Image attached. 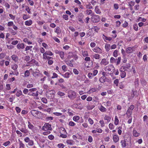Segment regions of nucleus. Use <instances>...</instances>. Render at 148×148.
Segmentation results:
<instances>
[{"mask_svg":"<svg viewBox=\"0 0 148 148\" xmlns=\"http://www.w3.org/2000/svg\"><path fill=\"white\" fill-rule=\"evenodd\" d=\"M104 69L106 73L111 75L114 72L115 68L113 65L110 64L105 67Z\"/></svg>","mask_w":148,"mask_h":148,"instance_id":"1","label":"nucleus"},{"mask_svg":"<svg viewBox=\"0 0 148 148\" xmlns=\"http://www.w3.org/2000/svg\"><path fill=\"white\" fill-rule=\"evenodd\" d=\"M28 95L34 97H37L38 95V91L36 88H32L29 89Z\"/></svg>","mask_w":148,"mask_h":148,"instance_id":"2","label":"nucleus"},{"mask_svg":"<svg viewBox=\"0 0 148 148\" xmlns=\"http://www.w3.org/2000/svg\"><path fill=\"white\" fill-rule=\"evenodd\" d=\"M18 67V65L16 64H14L11 65V68L14 71L13 72H12L13 75L18 76L19 75V72L17 70Z\"/></svg>","mask_w":148,"mask_h":148,"instance_id":"3","label":"nucleus"},{"mask_svg":"<svg viewBox=\"0 0 148 148\" xmlns=\"http://www.w3.org/2000/svg\"><path fill=\"white\" fill-rule=\"evenodd\" d=\"M68 97L71 99H74L76 98L77 95L75 91L73 90H70L68 91Z\"/></svg>","mask_w":148,"mask_h":148,"instance_id":"4","label":"nucleus"},{"mask_svg":"<svg viewBox=\"0 0 148 148\" xmlns=\"http://www.w3.org/2000/svg\"><path fill=\"white\" fill-rule=\"evenodd\" d=\"M121 57H119L118 59H115L113 57H111L110 60V63H116V65H119L121 62Z\"/></svg>","mask_w":148,"mask_h":148,"instance_id":"5","label":"nucleus"},{"mask_svg":"<svg viewBox=\"0 0 148 148\" xmlns=\"http://www.w3.org/2000/svg\"><path fill=\"white\" fill-rule=\"evenodd\" d=\"M92 22L94 23H97L99 22L100 18L99 16L97 15H93L91 18Z\"/></svg>","mask_w":148,"mask_h":148,"instance_id":"6","label":"nucleus"},{"mask_svg":"<svg viewBox=\"0 0 148 148\" xmlns=\"http://www.w3.org/2000/svg\"><path fill=\"white\" fill-rule=\"evenodd\" d=\"M134 108V106L133 105H131L128 108L126 114L128 117L131 116L133 110Z\"/></svg>","mask_w":148,"mask_h":148,"instance_id":"7","label":"nucleus"},{"mask_svg":"<svg viewBox=\"0 0 148 148\" xmlns=\"http://www.w3.org/2000/svg\"><path fill=\"white\" fill-rule=\"evenodd\" d=\"M68 58H73L75 60H77L78 58L77 55L75 53H73L72 52H69V53Z\"/></svg>","mask_w":148,"mask_h":148,"instance_id":"8","label":"nucleus"},{"mask_svg":"<svg viewBox=\"0 0 148 148\" xmlns=\"http://www.w3.org/2000/svg\"><path fill=\"white\" fill-rule=\"evenodd\" d=\"M24 140L25 143H28V145L29 146H32L34 144L33 140H31L28 137H26L24 138Z\"/></svg>","mask_w":148,"mask_h":148,"instance_id":"9","label":"nucleus"},{"mask_svg":"<svg viewBox=\"0 0 148 148\" xmlns=\"http://www.w3.org/2000/svg\"><path fill=\"white\" fill-rule=\"evenodd\" d=\"M127 54H131L135 51L134 47H129L127 48L125 50Z\"/></svg>","mask_w":148,"mask_h":148,"instance_id":"10","label":"nucleus"},{"mask_svg":"<svg viewBox=\"0 0 148 148\" xmlns=\"http://www.w3.org/2000/svg\"><path fill=\"white\" fill-rule=\"evenodd\" d=\"M51 125L48 123H46L42 127V130L44 131L50 130Z\"/></svg>","mask_w":148,"mask_h":148,"instance_id":"11","label":"nucleus"},{"mask_svg":"<svg viewBox=\"0 0 148 148\" xmlns=\"http://www.w3.org/2000/svg\"><path fill=\"white\" fill-rule=\"evenodd\" d=\"M92 50L94 52L97 53L101 54L102 53V50L98 47H96L92 49Z\"/></svg>","mask_w":148,"mask_h":148,"instance_id":"12","label":"nucleus"},{"mask_svg":"<svg viewBox=\"0 0 148 148\" xmlns=\"http://www.w3.org/2000/svg\"><path fill=\"white\" fill-rule=\"evenodd\" d=\"M11 58L15 62H17L18 61V58L17 56L15 54H13L11 56Z\"/></svg>","mask_w":148,"mask_h":148,"instance_id":"13","label":"nucleus"},{"mask_svg":"<svg viewBox=\"0 0 148 148\" xmlns=\"http://www.w3.org/2000/svg\"><path fill=\"white\" fill-rule=\"evenodd\" d=\"M56 53L59 55L61 59H63L64 57V52L62 51H57L56 52Z\"/></svg>","mask_w":148,"mask_h":148,"instance_id":"14","label":"nucleus"},{"mask_svg":"<svg viewBox=\"0 0 148 148\" xmlns=\"http://www.w3.org/2000/svg\"><path fill=\"white\" fill-rule=\"evenodd\" d=\"M39 71L38 69H36L35 70V71H33L32 73L33 75L35 77H37L39 75Z\"/></svg>","mask_w":148,"mask_h":148,"instance_id":"15","label":"nucleus"},{"mask_svg":"<svg viewBox=\"0 0 148 148\" xmlns=\"http://www.w3.org/2000/svg\"><path fill=\"white\" fill-rule=\"evenodd\" d=\"M109 63L108 61L105 58L102 59L100 64L101 65H104V66L106 65Z\"/></svg>","mask_w":148,"mask_h":148,"instance_id":"16","label":"nucleus"},{"mask_svg":"<svg viewBox=\"0 0 148 148\" xmlns=\"http://www.w3.org/2000/svg\"><path fill=\"white\" fill-rule=\"evenodd\" d=\"M54 29V32L58 35L60 34L61 33L62 30L59 27H56Z\"/></svg>","mask_w":148,"mask_h":148,"instance_id":"17","label":"nucleus"},{"mask_svg":"<svg viewBox=\"0 0 148 148\" xmlns=\"http://www.w3.org/2000/svg\"><path fill=\"white\" fill-rule=\"evenodd\" d=\"M126 140L127 139H125L121 141V143L122 148H125L126 147V145H127V144L126 143Z\"/></svg>","mask_w":148,"mask_h":148,"instance_id":"18","label":"nucleus"},{"mask_svg":"<svg viewBox=\"0 0 148 148\" xmlns=\"http://www.w3.org/2000/svg\"><path fill=\"white\" fill-rule=\"evenodd\" d=\"M98 90V89L97 88H92L88 91V94H91L97 91Z\"/></svg>","mask_w":148,"mask_h":148,"instance_id":"19","label":"nucleus"},{"mask_svg":"<svg viewBox=\"0 0 148 148\" xmlns=\"http://www.w3.org/2000/svg\"><path fill=\"white\" fill-rule=\"evenodd\" d=\"M33 22L31 19H29L28 20L26 21L25 22V25L27 26H30L32 24Z\"/></svg>","mask_w":148,"mask_h":148,"instance_id":"20","label":"nucleus"},{"mask_svg":"<svg viewBox=\"0 0 148 148\" xmlns=\"http://www.w3.org/2000/svg\"><path fill=\"white\" fill-rule=\"evenodd\" d=\"M110 47L111 46L110 44H106L104 47L106 51L107 52L109 51L110 49V48L111 49Z\"/></svg>","mask_w":148,"mask_h":148,"instance_id":"21","label":"nucleus"},{"mask_svg":"<svg viewBox=\"0 0 148 148\" xmlns=\"http://www.w3.org/2000/svg\"><path fill=\"white\" fill-rule=\"evenodd\" d=\"M47 55H46L45 53L43 54L42 55L43 59L44 60H50L51 58L53 59L52 57L48 56Z\"/></svg>","mask_w":148,"mask_h":148,"instance_id":"22","label":"nucleus"},{"mask_svg":"<svg viewBox=\"0 0 148 148\" xmlns=\"http://www.w3.org/2000/svg\"><path fill=\"white\" fill-rule=\"evenodd\" d=\"M74 2L77 3L79 8L81 9H83V5H82L81 2L79 0H75Z\"/></svg>","mask_w":148,"mask_h":148,"instance_id":"23","label":"nucleus"},{"mask_svg":"<svg viewBox=\"0 0 148 148\" xmlns=\"http://www.w3.org/2000/svg\"><path fill=\"white\" fill-rule=\"evenodd\" d=\"M31 113L33 116L37 117V116L38 113V112L35 110H32L31 111Z\"/></svg>","mask_w":148,"mask_h":148,"instance_id":"24","label":"nucleus"},{"mask_svg":"<svg viewBox=\"0 0 148 148\" xmlns=\"http://www.w3.org/2000/svg\"><path fill=\"white\" fill-rule=\"evenodd\" d=\"M99 109L102 112H105L107 111L106 108L102 105H101L99 107Z\"/></svg>","mask_w":148,"mask_h":148,"instance_id":"25","label":"nucleus"},{"mask_svg":"<svg viewBox=\"0 0 148 148\" xmlns=\"http://www.w3.org/2000/svg\"><path fill=\"white\" fill-rule=\"evenodd\" d=\"M61 75L64 78H68L70 77V74L69 72H66L64 74H62Z\"/></svg>","mask_w":148,"mask_h":148,"instance_id":"26","label":"nucleus"},{"mask_svg":"<svg viewBox=\"0 0 148 148\" xmlns=\"http://www.w3.org/2000/svg\"><path fill=\"white\" fill-rule=\"evenodd\" d=\"M24 47V45L23 43L18 44L17 46V48L18 49H23Z\"/></svg>","mask_w":148,"mask_h":148,"instance_id":"27","label":"nucleus"},{"mask_svg":"<svg viewBox=\"0 0 148 148\" xmlns=\"http://www.w3.org/2000/svg\"><path fill=\"white\" fill-rule=\"evenodd\" d=\"M113 140L115 143H117L119 140V137L117 135H114L113 136Z\"/></svg>","mask_w":148,"mask_h":148,"instance_id":"28","label":"nucleus"},{"mask_svg":"<svg viewBox=\"0 0 148 148\" xmlns=\"http://www.w3.org/2000/svg\"><path fill=\"white\" fill-rule=\"evenodd\" d=\"M124 71H121V70L120 71L121 72L120 73V76L122 78H123L125 77L126 76V73L125 72V69H124Z\"/></svg>","mask_w":148,"mask_h":148,"instance_id":"29","label":"nucleus"},{"mask_svg":"<svg viewBox=\"0 0 148 148\" xmlns=\"http://www.w3.org/2000/svg\"><path fill=\"white\" fill-rule=\"evenodd\" d=\"M95 11L96 13L97 14H100L101 13L100 10L98 6L97 5L95 6Z\"/></svg>","mask_w":148,"mask_h":148,"instance_id":"30","label":"nucleus"},{"mask_svg":"<svg viewBox=\"0 0 148 148\" xmlns=\"http://www.w3.org/2000/svg\"><path fill=\"white\" fill-rule=\"evenodd\" d=\"M106 77L105 75H103L99 79V81L101 83H103L105 82Z\"/></svg>","mask_w":148,"mask_h":148,"instance_id":"31","label":"nucleus"},{"mask_svg":"<svg viewBox=\"0 0 148 148\" xmlns=\"http://www.w3.org/2000/svg\"><path fill=\"white\" fill-rule=\"evenodd\" d=\"M16 95L17 97H19L21 95L24 96V95L22 94V91L20 90H18L16 93Z\"/></svg>","mask_w":148,"mask_h":148,"instance_id":"32","label":"nucleus"},{"mask_svg":"<svg viewBox=\"0 0 148 148\" xmlns=\"http://www.w3.org/2000/svg\"><path fill=\"white\" fill-rule=\"evenodd\" d=\"M87 62H86L85 63L84 65L85 67H86V68H90L93 65V63L92 61H91V62H90L88 64V65H86V63H87Z\"/></svg>","mask_w":148,"mask_h":148,"instance_id":"33","label":"nucleus"},{"mask_svg":"<svg viewBox=\"0 0 148 148\" xmlns=\"http://www.w3.org/2000/svg\"><path fill=\"white\" fill-rule=\"evenodd\" d=\"M65 62L68 66H70L71 67L73 66V65L71 61L66 60L65 61Z\"/></svg>","mask_w":148,"mask_h":148,"instance_id":"34","label":"nucleus"},{"mask_svg":"<svg viewBox=\"0 0 148 148\" xmlns=\"http://www.w3.org/2000/svg\"><path fill=\"white\" fill-rule=\"evenodd\" d=\"M92 29H93L95 32L98 33L100 29V28L97 26H94Z\"/></svg>","mask_w":148,"mask_h":148,"instance_id":"35","label":"nucleus"},{"mask_svg":"<svg viewBox=\"0 0 148 148\" xmlns=\"http://www.w3.org/2000/svg\"><path fill=\"white\" fill-rule=\"evenodd\" d=\"M133 134L134 136L135 137H138L140 135L139 133L137 132L135 130H133Z\"/></svg>","mask_w":148,"mask_h":148,"instance_id":"36","label":"nucleus"},{"mask_svg":"<svg viewBox=\"0 0 148 148\" xmlns=\"http://www.w3.org/2000/svg\"><path fill=\"white\" fill-rule=\"evenodd\" d=\"M118 51L116 50L114 51L113 52L112 55L114 57H116L118 56Z\"/></svg>","mask_w":148,"mask_h":148,"instance_id":"37","label":"nucleus"},{"mask_svg":"<svg viewBox=\"0 0 148 148\" xmlns=\"http://www.w3.org/2000/svg\"><path fill=\"white\" fill-rule=\"evenodd\" d=\"M82 56L84 57H86V56H88V52L86 51H82Z\"/></svg>","mask_w":148,"mask_h":148,"instance_id":"38","label":"nucleus"},{"mask_svg":"<svg viewBox=\"0 0 148 148\" xmlns=\"http://www.w3.org/2000/svg\"><path fill=\"white\" fill-rule=\"evenodd\" d=\"M139 79L138 78L135 79L134 81V85L136 87H138V82Z\"/></svg>","mask_w":148,"mask_h":148,"instance_id":"39","label":"nucleus"},{"mask_svg":"<svg viewBox=\"0 0 148 148\" xmlns=\"http://www.w3.org/2000/svg\"><path fill=\"white\" fill-rule=\"evenodd\" d=\"M66 134V132H64L62 133H61L60 136L63 138H66L67 137Z\"/></svg>","mask_w":148,"mask_h":148,"instance_id":"40","label":"nucleus"},{"mask_svg":"<svg viewBox=\"0 0 148 148\" xmlns=\"http://www.w3.org/2000/svg\"><path fill=\"white\" fill-rule=\"evenodd\" d=\"M62 69L63 71L64 72L68 70L67 67L66 65L62 66Z\"/></svg>","mask_w":148,"mask_h":148,"instance_id":"41","label":"nucleus"},{"mask_svg":"<svg viewBox=\"0 0 148 148\" xmlns=\"http://www.w3.org/2000/svg\"><path fill=\"white\" fill-rule=\"evenodd\" d=\"M23 18L24 20H26L28 18H29L30 16L29 15L23 14Z\"/></svg>","mask_w":148,"mask_h":148,"instance_id":"42","label":"nucleus"},{"mask_svg":"<svg viewBox=\"0 0 148 148\" xmlns=\"http://www.w3.org/2000/svg\"><path fill=\"white\" fill-rule=\"evenodd\" d=\"M93 57L95 59H99L100 58V55L98 54H95L93 55Z\"/></svg>","mask_w":148,"mask_h":148,"instance_id":"43","label":"nucleus"},{"mask_svg":"<svg viewBox=\"0 0 148 148\" xmlns=\"http://www.w3.org/2000/svg\"><path fill=\"white\" fill-rule=\"evenodd\" d=\"M19 142L20 148H24V144L22 143L21 141H20V140H19Z\"/></svg>","mask_w":148,"mask_h":148,"instance_id":"44","label":"nucleus"},{"mask_svg":"<svg viewBox=\"0 0 148 148\" xmlns=\"http://www.w3.org/2000/svg\"><path fill=\"white\" fill-rule=\"evenodd\" d=\"M30 75L29 72V70H27L25 71L24 73V76L25 77H27L29 76Z\"/></svg>","mask_w":148,"mask_h":148,"instance_id":"45","label":"nucleus"},{"mask_svg":"<svg viewBox=\"0 0 148 148\" xmlns=\"http://www.w3.org/2000/svg\"><path fill=\"white\" fill-rule=\"evenodd\" d=\"M15 99V96L12 95L11 97L9 98V99L10 102H12Z\"/></svg>","mask_w":148,"mask_h":148,"instance_id":"46","label":"nucleus"},{"mask_svg":"<svg viewBox=\"0 0 148 148\" xmlns=\"http://www.w3.org/2000/svg\"><path fill=\"white\" fill-rule=\"evenodd\" d=\"M140 82L141 84L143 86H144L146 84L147 82L146 81L143 79H142V80H141Z\"/></svg>","mask_w":148,"mask_h":148,"instance_id":"47","label":"nucleus"},{"mask_svg":"<svg viewBox=\"0 0 148 148\" xmlns=\"http://www.w3.org/2000/svg\"><path fill=\"white\" fill-rule=\"evenodd\" d=\"M95 107V105H92L91 106L88 105L86 107L87 109L88 110H91L93 109Z\"/></svg>","mask_w":148,"mask_h":148,"instance_id":"48","label":"nucleus"},{"mask_svg":"<svg viewBox=\"0 0 148 148\" xmlns=\"http://www.w3.org/2000/svg\"><path fill=\"white\" fill-rule=\"evenodd\" d=\"M57 94L58 95L62 97L65 95V94L64 92L59 91L58 92Z\"/></svg>","mask_w":148,"mask_h":148,"instance_id":"49","label":"nucleus"},{"mask_svg":"<svg viewBox=\"0 0 148 148\" xmlns=\"http://www.w3.org/2000/svg\"><path fill=\"white\" fill-rule=\"evenodd\" d=\"M134 29L136 31L138 30V27L137 24L136 23L133 25Z\"/></svg>","mask_w":148,"mask_h":148,"instance_id":"50","label":"nucleus"},{"mask_svg":"<svg viewBox=\"0 0 148 148\" xmlns=\"http://www.w3.org/2000/svg\"><path fill=\"white\" fill-rule=\"evenodd\" d=\"M111 105V102L110 101H107L106 104H104V105L106 107L110 106Z\"/></svg>","mask_w":148,"mask_h":148,"instance_id":"51","label":"nucleus"},{"mask_svg":"<svg viewBox=\"0 0 148 148\" xmlns=\"http://www.w3.org/2000/svg\"><path fill=\"white\" fill-rule=\"evenodd\" d=\"M20 130L21 132H22L24 133H25V134H26V133H27L28 132L27 130L25 128H21V129H20Z\"/></svg>","mask_w":148,"mask_h":148,"instance_id":"52","label":"nucleus"},{"mask_svg":"<svg viewBox=\"0 0 148 148\" xmlns=\"http://www.w3.org/2000/svg\"><path fill=\"white\" fill-rule=\"evenodd\" d=\"M86 7L87 9H91L92 8V6L90 3L86 4Z\"/></svg>","mask_w":148,"mask_h":148,"instance_id":"53","label":"nucleus"},{"mask_svg":"<svg viewBox=\"0 0 148 148\" xmlns=\"http://www.w3.org/2000/svg\"><path fill=\"white\" fill-rule=\"evenodd\" d=\"M29 92V89H28L27 88H24L23 90V92L24 94H28V92Z\"/></svg>","mask_w":148,"mask_h":148,"instance_id":"54","label":"nucleus"},{"mask_svg":"<svg viewBox=\"0 0 148 148\" xmlns=\"http://www.w3.org/2000/svg\"><path fill=\"white\" fill-rule=\"evenodd\" d=\"M64 132H66L64 128L63 127H60V133H64Z\"/></svg>","mask_w":148,"mask_h":148,"instance_id":"55","label":"nucleus"},{"mask_svg":"<svg viewBox=\"0 0 148 148\" xmlns=\"http://www.w3.org/2000/svg\"><path fill=\"white\" fill-rule=\"evenodd\" d=\"M33 47L32 46H27L25 48V51H27L29 50L31 51L32 48Z\"/></svg>","mask_w":148,"mask_h":148,"instance_id":"56","label":"nucleus"},{"mask_svg":"<svg viewBox=\"0 0 148 148\" xmlns=\"http://www.w3.org/2000/svg\"><path fill=\"white\" fill-rule=\"evenodd\" d=\"M88 76L90 79H92L94 76L93 75V74L91 73H89L88 74Z\"/></svg>","mask_w":148,"mask_h":148,"instance_id":"57","label":"nucleus"},{"mask_svg":"<svg viewBox=\"0 0 148 148\" xmlns=\"http://www.w3.org/2000/svg\"><path fill=\"white\" fill-rule=\"evenodd\" d=\"M119 87L121 89H123L124 87V85L122 82H120L119 84Z\"/></svg>","mask_w":148,"mask_h":148,"instance_id":"58","label":"nucleus"},{"mask_svg":"<svg viewBox=\"0 0 148 148\" xmlns=\"http://www.w3.org/2000/svg\"><path fill=\"white\" fill-rule=\"evenodd\" d=\"M53 76L51 77V78L52 79L57 78L58 77V75L55 73H53Z\"/></svg>","mask_w":148,"mask_h":148,"instance_id":"59","label":"nucleus"},{"mask_svg":"<svg viewBox=\"0 0 148 148\" xmlns=\"http://www.w3.org/2000/svg\"><path fill=\"white\" fill-rule=\"evenodd\" d=\"M45 53L47 55H48L50 56H52L53 55V53H52L50 51H46Z\"/></svg>","mask_w":148,"mask_h":148,"instance_id":"60","label":"nucleus"},{"mask_svg":"<svg viewBox=\"0 0 148 148\" xmlns=\"http://www.w3.org/2000/svg\"><path fill=\"white\" fill-rule=\"evenodd\" d=\"M26 8L25 10L27 12V13L29 14H31V9L29 8V6H26Z\"/></svg>","mask_w":148,"mask_h":148,"instance_id":"61","label":"nucleus"},{"mask_svg":"<svg viewBox=\"0 0 148 148\" xmlns=\"http://www.w3.org/2000/svg\"><path fill=\"white\" fill-rule=\"evenodd\" d=\"M28 123L29 124L28 125V127L29 128L31 129H33L34 127V126L32 124H31L30 123L29 121L28 122Z\"/></svg>","mask_w":148,"mask_h":148,"instance_id":"62","label":"nucleus"},{"mask_svg":"<svg viewBox=\"0 0 148 148\" xmlns=\"http://www.w3.org/2000/svg\"><path fill=\"white\" fill-rule=\"evenodd\" d=\"M41 101L44 103H47V99L46 98L43 97L42 98Z\"/></svg>","mask_w":148,"mask_h":148,"instance_id":"63","label":"nucleus"},{"mask_svg":"<svg viewBox=\"0 0 148 148\" xmlns=\"http://www.w3.org/2000/svg\"><path fill=\"white\" fill-rule=\"evenodd\" d=\"M15 109L17 113H19L21 111V109L18 107H16Z\"/></svg>","mask_w":148,"mask_h":148,"instance_id":"64","label":"nucleus"}]
</instances>
